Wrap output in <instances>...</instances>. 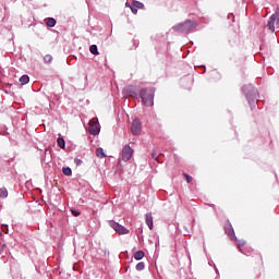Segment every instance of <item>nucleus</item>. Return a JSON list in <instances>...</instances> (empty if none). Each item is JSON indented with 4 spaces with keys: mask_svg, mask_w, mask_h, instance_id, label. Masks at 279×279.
I'll list each match as a JSON object with an SVG mask.
<instances>
[{
    "mask_svg": "<svg viewBox=\"0 0 279 279\" xmlns=\"http://www.w3.org/2000/svg\"><path fill=\"white\" fill-rule=\"evenodd\" d=\"M154 95H155V92L153 88H144L140 92V97L144 106H148V107L154 106Z\"/></svg>",
    "mask_w": 279,
    "mask_h": 279,
    "instance_id": "obj_1",
    "label": "nucleus"
},
{
    "mask_svg": "<svg viewBox=\"0 0 279 279\" xmlns=\"http://www.w3.org/2000/svg\"><path fill=\"white\" fill-rule=\"evenodd\" d=\"M195 27H197V23L187 20L183 24L177 25L174 29H177V32H191V29H195Z\"/></svg>",
    "mask_w": 279,
    "mask_h": 279,
    "instance_id": "obj_2",
    "label": "nucleus"
},
{
    "mask_svg": "<svg viewBox=\"0 0 279 279\" xmlns=\"http://www.w3.org/2000/svg\"><path fill=\"white\" fill-rule=\"evenodd\" d=\"M143 130V124L138 118L134 119L131 124V132L133 136H141V132Z\"/></svg>",
    "mask_w": 279,
    "mask_h": 279,
    "instance_id": "obj_3",
    "label": "nucleus"
},
{
    "mask_svg": "<svg viewBox=\"0 0 279 279\" xmlns=\"http://www.w3.org/2000/svg\"><path fill=\"white\" fill-rule=\"evenodd\" d=\"M123 97H125L126 99L129 97H133L136 98L138 97V92L136 90V86L134 85H128L126 87H124L123 92H122Z\"/></svg>",
    "mask_w": 279,
    "mask_h": 279,
    "instance_id": "obj_4",
    "label": "nucleus"
},
{
    "mask_svg": "<svg viewBox=\"0 0 279 279\" xmlns=\"http://www.w3.org/2000/svg\"><path fill=\"white\" fill-rule=\"evenodd\" d=\"M110 228H112L114 230V232H117L118 234H130V230H128V228L119 225L118 222L111 220L109 222Z\"/></svg>",
    "mask_w": 279,
    "mask_h": 279,
    "instance_id": "obj_5",
    "label": "nucleus"
},
{
    "mask_svg": "<svg viewBox=\"0 0 279 279\" xmlns=\"http://www.w3.org/2000/svg\"><path fill=\"white\" fill-rule=\"evenodd\" d=\"M133 154H134V150L132 149V147H130V145H125L122 148V160H124V162H128V160L132 158Z\"/></svg>",
    "mask_w": 279,
    "mask_h": 279,
    "instance_id": "obj_6",
    "label": "nucleus"
},
{
    "mask_svg": "<svg viewBox=\"0 0 279 279\" xmlns=\"http://www.w3.org/2000/svg\"><path fill=\"white\" fill-rule=\"evenodd\" d=\"M99 132H100L99 123L97 122L96 119H92L89 121V134H93V136H97Z\"/></svg>",
    "mask_w": 279,
    "mask_h": 279,
    "instance_id": "obj_7",
    "label": "nucleus"
},
{
    "mask_svg": "<svg viewBox=\"0 0 279 279\" xmlns=\"http://www.w3.org/2000/svg\"><path fill=\"white\" fill-rule=\"evenodd\" d=\"M278 19V15H275L272 14L269 20H268V23H267V27L268 29L274 34V32H276V21Z\"/></svg>",
    "mask_w": 279,
    "mask_h": 279,
    "instance_id": "obj_8",
    "label": "nucleus"
},
{
    "mask_svg": "<svg viewBox=\"0 0 279 279\" xmlns=\"http://www.w3.org/2000/svg\"><path fill=\"white\" fill-rule=\"evenodd\" d=\"M145 220L149 230H154V217L151 216V213L146 214Z\"/></svg>",
    "mask_w": 279,
    "mask_h": 279,
    "instance_id": "obj_9",
    "label": "nucleus"
},
{
    "mask_svg": "<svg viewBox=\"0 0 279 279\" xmlns=\"http://www.w3.org/2000/svg\"><path fill=\"white\" fill-rule=\"evenodd\" d=\"M253 263L254 265H263V255H260L259 253H257L255 256H253Z\"/></svg>",
    "mask_w": 279,
    "mask_h": 279,
    "instance_id": "obj_10",
    "label": "nucleus"
},
{
    "mask_svg": "<svg viewBox=\"0 0 279 279\" xmlns=\"http://www.w3.org/2000/svg\"><path fill=\"white\" fill-rule=\"evenodd\" d=\"M225 232L226 234H228V236H230L231 239H234V229H232V225H228L225 228Z\"/></svg>",
    "mask_w": 279,
    "mask_h": 279,
    "instance_id": "obj_11",
    "label": "nucleus"
},
{
    "mask_svg": "<svg viewBox=\"0 0 279 279\" xmlns=\"http://www.w3.org/2000/svg\"><path fill=\"white\" fill-rule=\"evenodd\" d=\"M134 258H135V260H143V258H145V252H143V251H137V252L134 254Z\"/></svg>",
    "mask_w": 279,
    "mask_h": 279,
    "instance_id": "obj_12",
    "label": "nucleus"
},
{
    "mask_svg": "<svg viewBox=\"0 0 279 279\" xmlns=\"http://www.w3.org/2000/svg\"><path fill=\"white\" fill-rule=\"evenodd\" d=\"M46 25H47V27H56V19H53V17L47 19Z\"/></svg>",
    "mask_w": 279,
    "mask_h": 279,
    "instance_id": "obj_13",
    "label": "nucleus"
},
{
    "mask_svg": "<svg viewBox=\"0 0 279 279\" xmlns=\"http://www.w3.org/2000/svg\"><path fill=\"white\" fill-rule=\"evenodd\" d=\"M89 51L93 56H99V50L97 49V45H92L89 47Z\"/></svg>",
    "mask_w": 279,
    "mask_h": 279,
    "instance_id": "obj_14",
    "label": "nucleus"
},
{
    "mask_svg": "<svg viewBox=\"0 0 279 279\" xmlns=\"http://www.w3.org/2000/svg\"><path fill=\"white\" fill-rule=\"evenodd\" d=\"M20 83L22 84V86H25V84H29V76L28 75H23L20 78Z\"/></svg>",
    "mask_w": 279,
    "mask_h": 279,
    "instance_id": "obj_15",
    "label": "nucleus"
},
{
    "mask_svg": "<svg viewBox=\"0 0 279 279\" xmlns=\"http://www.w3.org/2000/svg\"><path fill=\"white\" fill-rule=\"evenodd\" d=\"M96 155L98 158H106V153H104V148L101 147L97 148Z\"/></svg>",
    "mask_w": 279,
    "mask_h": 279,
    "instance_id": "obj_16",
    "label": "nucleus"
},
{
    "mask_svg": "<svg viewBox=\"0 0 279 279\" xmlns=\"http://www.w3.org/2000/svg\"><path fill=\"white\" fill-rule=\"evenodd\" d=\"M132 5L135 7L137 10H143V8H145V4L136 0L132 2Z\"/></svg>",
    "mask_w": 279,
    "mask_h": 279,
    "instance_id": "obj_17",
    "label": "nucleus"
},
{
    "mask_svg": "<svg viewBox=\"0 0 279 279\" xmlns=\"http://www.w3.org/2000/svg\"><path fill=\"white\" fill-rule=\"evenodd\" d=\"M62 173H63V175H72L73 170H71L69 167H63L62 168Z\"/></svg>",
    "mask_w": 279,
    "mask_h": 279,
    "instance_id": "obj_18",
    "label": "nucleus"
},
{
    "mask_svg": "<svg viewBox=\"0 0 279 279\" xmlns=\"http://www.w3.org/2000/svg\"><path fill=\"white\" fill-rule=\"evenodd\" d=\"M57 143H58V146L61 148V149H64V147H65V142H64V138H62V137H59L58 140H57Z\"/></svg>",
    "mask_w": 279,
    "mask_h": 279,
    "instance_id": "obj_19",
    "label": "nucleus"
},
{
    "mask_svg": "<svg viewBox=\"0 0 279 279\" xmlns=\"http://www.w3.org/2000/svg\"><path fill=\"white\" fill-rule=\"evenodd\" d=\"M0 197L2 199H5V197H8V190L5 187L0 189Z\"/></svg>",
    "mask_w": 279,
    "mask_h": 279,
    "instance_id": "obj_20",
    "label": "nucleus"
},
{
    "mask_svg": "<svg viewBox=\"0 0 279 279\" xmlns=\"http://www.w3.org/2000/svg\"><path fill=\"white\" fill-rule=\"evenodd\" d=\"M143 269H145V263L140 262V263L136 265V270H137V271H143Z\"/></svg>",
    "mask_w": 279,
    "mask_h": 279,
    "instance_id": "obj_21",
    "label": "nucleus"
},
{
    "mask_svg": "<svg viewBox=\"0 0 279 279\" xmlns=\"http://www.w3.org/2000/svg\"><path fill=\"white\" fill-rule=\"evenodd\" d=\"M44 60H45L46 64H50L51 60H53V57H51V54H46L44 57Z\"/></svg>",
    "mask_w": 279,
    "mask_h": 279,
    "instance_id": "obj_22",
    "label": "nucleus"
},
{
    "mask_svg": "<svg viewBox=\"0 0 279 279\" xmlns=\"http://www.w3.org/2000/svg\"><path fill=\"white\" fill-rule=\"evenodd\" d=\"M183 177L185 178L187 183L193 182V177L189 175L187 173H183Z\"/></svg>",
    "mask_w": 279,
    "mask_h": 279,
    "instance_id": "obj_23",
    "label": "nucleus"
},
{
    "mask_svg": "<svg viewBox=\"0 0 279 279\" xmlns=\"http://www.w3.org/2000/svg\"><path fill=\"white\" fill-rule=\"evenodd\" d=\"M131 11L133 12V14H138V9L133 7V4L131 5Z\"/></svg>",
    "mask_w": 279,
    "mask_h": 279,
    "instance_id": "obj_24",
    "label": "nucleus"
},
{
    "mask_svg": "<svg viewBox=\"0 0 279 279\" xmlns=\"http://www.w3.org/2000/svg\"><path fill=\"white\" fill-rule=\"evenodd\" d=\"M72 215H74V217H80V211H77L76 209H71Z\"/></svg>",
    "mask_w": 279,
    "mask_h": 279,
    "instance_id": "obj_25",
    "label": "nucleus"
},
{
    "mask_svg": "<svg viewBox=\"0 0 279 279\" xmlns=\"http://www.w3.org/2000/svg\"><path fill=\"white\" fill-rule=\"evenodd\" d=\"M275 16H277L276 25L279 27V13L275 14Z\"/></svg>",
    "mask_w": 279,
    "mask_h": 279,
    "instance_id": "obj_26",
    "label": "nucleus"
},
{
    "mask_svg": "<svg viewBox=\"0 0 279 279\" xmlns=\"http://www.w3.org/2000/svg\"><path fill=\"white\" fill-rule=\"evenodd\" d=\"M0 236H1V232H0Z\"/></svg>",
    "mask_w": 279,
    "mask_h": 279,
    "instance_id": "obj_27",
    "label": "nucleus"
}]
</instances>
